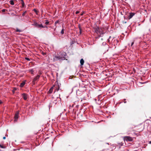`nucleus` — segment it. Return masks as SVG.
<instances>
[{
  "instance_id": "f03ea898",
  "label": "nucleus",
  "mask_w": 151,
  "mask_h": 151,
  "mask_svg": "<svg viewBox=\"0 0 151 151\" xmlns=\"http://www.w3.org/2000/svg\"><path fill=\"white\" fill-rule=\"evenodd\" d=\"M60 84H59L58 82H57V84H55V85H53L52 87L50 88L49 91H48L47 93H51L53 91L54 87L56 88V89L55 90L54 93L56 91H58L60 89Z\"/></svg>"
},
{
  "instance_id": "f704fd0d",
  "label": "nucleus",
  "mask_w": 151,
  "mask_h": 151,
  "mask_svg": "<svg viewBox=\"0 0 151 151\" xmlns=\"http://www.w3.org/2000/svg\"><path fill=\"white\" fill-rule=\"evenodd\" d=\"M6 139V137H3V139Z\"/></svg>"
},
{
  "instance_id": "4468645a",
  "label": "nucleus",
  "mask_w": 151,
  "mask_h": 151,
  "mask_svg": "<svg viewBox=\"0 0 151 151\" xmlns=\"http://www.w3.org/2000/svg\"><path fill=\"white\" fill-rule=\"evenodd\" d=\"M20 1H21V4L22 5V7H23L25 6L24 3L23 1V0H20Z\"/></svg>"
},
{
  "instance_id": "2f4dec72",
  "label": "nucleus",
  "mask_w": 151,
  "mask_h": 151,
  "mask_svg": "<svg viewBox=\"0 0 151 151\" xmlns=\"http://www.w3.org/2000/svg\"><path fill=\"white\" fill-rule=\"evenodd\" d=\"M133 134H135V135H137L138 134L137 133H135V132H134Z\"/></svg>"
},
{
  "instance_id": "2eb2a0df",
  "label": "nucleus",
  "mask_w": 151,
  "mask_h": 151,
  "mask_svg": "<svg viewBox=\"0 0 151 151\" xmlns=\"http://www.w3.org/2000/svg\"><path fill=\"white\" fill-rule=\"evenodd\" d=\"M25 82L24 81L23 82H22V83L21 84H20V86L21 87H23V86H24V85H25Z\"/></svg>"
},
{
  "instance_id": "c85d7f7f",
  "label": "nucleus",
  "mask_w": 151,
  "mask_h": 151,
  "mask_svg": "<svg viewBox=\"0 0 151 151\" xmlns=\"http://www.w3.org/2000/svg\"><path fill=\"white\" fill-rule=\"evenodd\" d=\"M134 44V42H132L131 44V46H132Z\"/></svg>"
},
{
  "instance_id": "473e14b6",
  "label": "nucleus",
  "mask_w": 151,
  "mask_h": 151,
  "mask_svg": "<svg viewBox=\"0 0 151 151\" xmlns=\"http://www.w3.org/2000/svg\"><path fill=\"white\" fill-rule=\"evenodd\" d=\"M127 22L126 21H123V23H127Z\"/></svg>"
},
{
  "instance_id": "aec40b11",
  "label": "nucleus",
  "mask_w": 151,
  "mask_h": 151,
  "mask_svg": "<svg viewBox=\"0 0 151 151\" xmlns=\"http://www.w3.org/2000/svg\"><path fill=\"white\" fill-rule=\"evenodd\" d=\"M16 31V32H21V31L20 29H19L17 28V29Z\"/></svg>"
},
{
  "instance_id": "58836bf2",
  "label": "nucleus",
  "mask_w": 151,
  "mask_h": 151,
  "mask_svg": "<svg viewBox=\"0 0 151 151\" xmlns=\"http://www.w3.org/2000/svg\"><path fill=\"white\" fill-rule=\"evenodd\" d=\"M150 144H151V141H150V143H149Z\"/></svg>"
},
{
  "instance_id": "f8f14e48",
  "label": "nucleus",
  "mask_w": 151,
  "mask_h": 151,
  "mask_svg": "<svg viewBox=\"0 0 151 151\" xmlns=\"http://www.w3.org/2000/svg\"><path fill=\"white\" fill-rule=\"evenodd\" d=\"M28 71L29 72H30L33 75H34V70L33 69L31 70H29Z\"/></svg>"
},
{
  "instance_id": "4c0bfd02",
  "label": "nucleus",
  "mask_w": 151,
  "mask_h": 151,
  "mask_svg": "<svg viewBox=\"0 0 151 151\" xmlns=\"http://www.w3.org/2000/svg\"><path fill=\"white\" fill-rule=\"evenodd\" d=\"M45 54H46V53H43V55H45Z\"/></svg>"
},
{
  "instance_id": "f257e3e1",
  "label": "nucleus",
  "mask_w": 151,
  "mask_h": 151,
  "mask_svg": "<svg viewBox=\"0 0 151 151\" xmlns=\"http://www.w3.org/2000/svg\"><path fill=\"white\" fill-rule=\"evenodd\" d=\"M95 31L99 37H102L104 33L103 32L102 29L99 27H96L95 29Z\"/></svg>"
},
{
  "instance_id": "c9c22d12",
  "label": "nucleus",
  "mask_w": 151,
  "mask_h": 151,
  "mask_svg": "<svg viewBox=\"0 0 151 151\" xmlns=\"http://www.w3.org/2000/svg\"><path fill=\"white\" fill-rule=\"evenodd\" d=\"M44 27H46V28H47V26H44Z\"/></svg>"
},
{
  "instance_id": "a19ab883",
  "label": "nucleus",
  "mask_w": 151,
  "mask_h": 151,
  "mask_svg": "<svg viewBox=\"0 0 151 151\" xmlns=\"http://www.w3.org/2000/svg\"><path fill=\"white\" fill-rule=\"evenodd\" d=\"M101 103H99V104H101Z\"/></svg>"
},
{
  "instance_id": "a211bd4d",
  "label": "nucleus",
  "mask_w": 151,
  "mask_h": 151,
  "mask_svg": "<svg viewBox=\"0 0 151 151\" xmlns=\"http://www.w3.org/2000/svg\"><path fill=\"white\" fill-rule=\"evenodd\" d=\"M10 4L12 5H14V3L13 0H11L10 1Z\"/></svg>"
},
{
  "instance_id": "79ce46f5",
  "label": "nucleus",
  "mask_w": 151,
  "mask_h": 151,
  "mask_svg": "<svg viewBox=\"0 0 151 151\" xmlns=\"http://www.w3.org/2000/svg\"><path fill=\"white\" fill-rule=\"evenodd\" d=\"M106 144H107L109 145V143H107Z\"/></svg>"
},
{
  "instance_id": "c756f323",
  "label": "nucleus",
  "mask_w": 151,
  "mask_h": 151,
  "mask_svg": "<svg viewBox=\"0 0 151 151\" xmlns=\"http://www.w3.org/2000/svg\"><path fill=\"white\" fill-rule=\"evenodd\" d=\"M6 9H3L2 10V12H4L5 11Z\"/></svg>"
},
{
  "instance_id": "cd10ccee",
  "label": "nucleus",
  "mask_w": 151,
  "mask_h": 151,
  "mask_svg": "<svg viewBox=\"0 0 151 151\" xmlns=\"http://www.w3.org/2000/svg\"><path fill=\"white\" fill-rule=\"evenodd\" d=\"M123 101H124V103H126L127 102V101H126V99H124L123 100Z\"/></svg>"
},
{
  "instance_id": "72a5a7b5",
  "label": "nucleus",
  "mask_w": 151,
  "mask_h": 151,
  "mask_svg": "<svg viewBox=\"0 0 151 151\" xmlns=\"http://www.w3.org/2000/svg\"><path fill=\"white\" fill-rule=\"evenodd\" d=\"M2 103L1 101L0 100V104H1Z\"/></svg>"
},
{
  "instance_id": "a878e982",
  "label": "nucleus",
  "mask_w": 151,
  "mask_h": 151,
  "mask_svg": "<svg viewBox=\"0 0 151 151\" xmlns=\"http://www.w3.org/2000/svg\"><path fill=\"white\" fill-rule=\"evenodd\" d=\"M78 27L79 29H82L80 24H78Z\"/></svg>"
},
{
  "instance_id": "6ab92c4d",
  "label": "nucleus",
  "mask_w": 151,
  "mask_h": 151,
  "mask_svg": "<svg viewBox=\"0 0 151 151\" xmlns=\"http://www.w3.org/2000/svg\"><path fill=\"white\" fill-rule=\"evenodd\" d=\"M64 29L63 28L61 31V33L62 35L64 34Z\"/></svg>"
},
{
  "instance_id": "b1692460",
  "label": "nucleus",
  "mask_w": 151,
  "mask_h": 151,
  "mask_svg": "<svg viewBox=\"0 0 151 151\" xmlns=\"http://www.w3.org/2000/svg\"><path fill=\"white\" fill-rule=\"evenodd\" d=\"M49 23V22H48V21H46L45 22V24H48Z\"/></svg>"
},
{
  "instance_id": "dca6fc26",
  "label": "nucleus",
  "mask_w": 151,
  "mask_h": 151,
  "mask_svg": "<svg viewBox=\"0 0 151 151\" xmlns=\"http://www.w3.org/2000/svg\"><path fill=\"white\" fill-rule=\"evenodd\" d=\"M0 147L1 148H5L6 146H4L3 145H1L0 144Z\"/></svg>"
},
{
  "instance_id": "9d476101",
  "label": "nucleus",
  "mask_w": 151,
  "mask_h": 151,
  "mask_svg": "<svg viewBox=\"0 0 151 151\" xmlns=\"http://www.w3.org/2000/svg\"><path fill=\"white\" fill-rule=\"evenodd\" d=\"M19 112L18 111L16 113L15 115V116H14V118H15V119H17L18 118V117H19L18 115H19Z\"/></svg>"
},
{
  "instance_id": "20e7f679",
  "label": "nucleus",
  "mask_w": 151,
  "mask_h": 151,
  "mask_svg": "<svg viewBox=\"0 0 151 151\" xmlns=\"http://www.w3.org/2000/svg\"><path fill=\"white\" fill-rule=\"evenodd\" d=\"M32 25L34 26L37 28H44V27L42 25V24H39L36 22H34V23L32 24Z\"/></svg>"
},
{
  "instance_id": "f3484780",
  "label": "nucleus",
  "mask_w": 151,
  "mask_h": 151,
  "mask_svg": "<svg viewBox=\"0 0 151 151\" xmlns=\"http://www.w3.org/2000/svg\"><path fill=\"white\" fill-rule=\"evenodd\" d=\"M33 11L35 12L36 15H38L39 12L35 9H34Z\"/></svg>"
},
{
  "instance_id": "39448f33",
  "label": "nucleus",
  "mask_w": 151,
  "mask_h": 151,
  "mask_svg": "<svg viewBox=\"0 0 151 151\" xmlns=\"http://www.w3.org/2000/svg\"><path fill=\"white\" fill-rule=\"evenodd\" d=\"M124 139L127 141L131 142L133 139L132 138L129 136H126L124 137Z\"/></svg>"
},
{
  "instance_id": "9b49d317",
  "label": "nucleus",
  "mask_w": 151,
  "mask_h": 151,
  "mask_svg": "<svg viewBox=\"0 0 151 151\" xmlns=\"http://www.w3.org/2000/svg\"><path fill=\"white\" fill-rule=\"evenodd\" d=\"M123 143L122 142H119L117 143V146L120 148L123 145Z\"/></svg>"
},
{
  "instance_id": "4be33fe9",
  "label": "nucleus",
  "mask_w": 151,
  "mask_h": 151,
  "mask_svg": "<svg viewBox=\"0 0 151 151\" xmlns=\"http://www.w3.org/2000/svg\"><path fill=\"white\" fill-rule=\"evenodd\" d=\"M98 96V98H97V99H95V101H96L97 99L98 100V101H99L100 100V99H99V96Z\"/></svg>"
},
{
  "instance_id": "7c9ffc66",
  "label": "nucleus",
  "mask_w": 151,
  "mask_h": 151,
  "mask_svg": "<svg viewBox=\"0 0 151 151\" xmlns=\"http://www.w3.org/2000/svg\"><path fill=\"white\" fill-rule=\"evenodd\" d=\"M79 13V12H78V11H76V14H78Z\"/></svg>"
},
{
  "instance_id": "423d86ee",
  "label": "nucleus",
  "mask_w": 151,
  "mask_h": 151,
  "mask_svg": "<svg viewBox=\"0 0 151 151\" xmlns=\"http://www.w3.org/2000/svg\"><path fill=\"white\" fill-rule=\"evenodd\" d=\"M54 56V57L53 58V61H57L58 60H61V58L60 57H59V55H55V56L54 55L53 56Z\"/></svg>"
},
{
  "instance_id": "bb28decb",
  "label": "nucleus",
  "mask_w": 151,
  "mask_h": 151,
  "mask_svg": "<svg viewBox=\"0 0 151 151\" xmlns=\"http://www.w3.org/2000/svg\"><path fill=\"white\" fill-rule=\"evenodd\" d=\"M82 29H79V32H80V34H81L82 33Z\"/></svg>"
},
{
  "instance_id": "412c9836",
  "label": "nucleus",
  "mask_w": 151,
  "mask_h": 151,
  "mask_svg": "<svg viewBox=\"0 0 151 151\" xmlns=\"http://www.w3.org/2000/svg\"><path fill=\"white\" fill-rule=\"evenodd\" d=\"M59 21H58V20L56 21L55 22V26H56V24H57V23H59Z\"/></svg>"
},
{
  "instance_id": "5701e85b",
  "label": "nucleus",
  "mask_w": 151,
  "mask_h": 151,
  "mask_svg": "<svg viewBox=\"0 0 151 151\" xmlns=\"http://www.w3.org/2000/svg\"><path fill=\"white\" fill-rule=\"evenodd\" d=\"M25 59L26 60H28V61L30 60V59L28 58H27V57L25 58Z\"/></svg>"
},
{
  "instance_id": "e433bc0d",
  "label": "nucleus",
  "mask_w": 151,
  "mask_h": 151,
  "mask_svg": "<svg viewBox=\"0 0 151 151\" xmlns=\"http://www.w3.org/2000/svg\"><path fill=\"white\" fill-rule=\"evenodd\" d=\"M83 15V13H82L81 14H80V15H81V16H82V15Z\"/></svg>"
},
{
  "instance_id": "ddd939ff",
  "label": "nucleus",
  "mask_w": 151,
  "mask_h": 151,
  "mask_svg": "<svg viewBox=\"0 0 151 151\" xmlns=\"http://www.w3.org/2000/svg\"><path fill=\"white\" fill-rule=\"evenodd\" d=\"M80 62L81 65H83L84 61L83 58L81 59L80 60Z\"/></svg>"
},
{
  "instance_id": "ea45409f",
  "label": "nucleus",
  "mask_w": 151,
  "mask_h": 151,
  "mask_svg": "<svg viewBox=\"0 0 151 151\" xmlns=\"http://www.w3.org/2000/svg\"><path fill=\"white\" fill-rule=\"evenodd\" d=\"M83 99H84V100H85V99H84V98H83Z\"/></svg>"
},
{
  "instance_id": "6e6552de",
  "label": "nucleus",
  "mask_w": 151,
  "mask_h": 151,
  "mask_svg": "<svg viewBox=\"0 0 151 151\" xmlns=\"http://www.w3.org/2000/svg\"><path fill=\"white\" fill-rule=\"evenodd\" d=\"M135 13H134L131 12L129 13V15L127 17V19H130L135 15Z\"/></svg>"
},
{
  "instance_id": "7ed1b4c3",
  "label": "nucleus",
  "mask_w": 151,
  "mask_h": 151,
  "mask_svg": "<svg viewBox=\"0 0 151 151\" xmlns=\"http://www.w3.org/2000/svg\"><path fill=\"white\" fill-rule=\"evenodd\" d=\"M58 55H59V57H60L61 60H67V59H66V56L67 55V54L65 52L61 51L58 53Z\"/></svg>"
},
{
  "instance_id": "1a4fd4ad",
  "label": "nucleus",
  "mask_w": 151,
  "mask_h": 151,
  "mask_svg": "<svg viewBox=\"0 0 151 151\" xmlns=\"http://www.w3.org/2000/svg\"><path fill=\"white\" fill-rule=\"evenodd\" d=\"M22 96L24 99L26 100L28 98V95L27 94L25 93H23L22 94Z\"/></svg>"
},
{
  "instance_id": "0eeeda50",
  "label": "nucleus",
  "mask_w": 151,
  "mask_h": 151,
  "mask_svg": "<svg viewBox=\"0 0 151 151\" xmlns=\"http://www.w3.org/2000/svg\"><path fill=\"white\" fill-rule=\"evenodd\" d=\"M40 76L39 75H37L33 79L32 81L33 83H35V82L36 81H37V80L39 79V78L40 77Z\"/></svg>"
},
{
  "instance_id": "393cba45",
  "label": "nucleus",
  "mask_w": 151,
  "mask_h": 151,
  "mask_svg": "<svg viewBox=\"0 0 151 151\" xmlns=\"http://www.w3.org/2000/svg\"><path fill=\"white\" fill-rule=\"evenodd\" d=\"M26 12H27V11H25V12H24L23 13V14H22V15L23 16H24V15H25V13H26Z\"/></svg>"
}]
</instances>
